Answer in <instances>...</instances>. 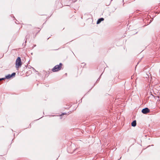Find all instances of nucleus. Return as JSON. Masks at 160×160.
Listing matches in <instances>:
<instances>
[{
	"label": "nucleus",
	"instance_id": "obj_1",
	"mask_svg": "<svg viewBox=\"0 0 160 160\" xmlns=\"http://www.w3.org/2000/svg\"><path fill=\"white\" fill-rule=\"evenodd\" d=\"M22 62H21V59L19 57H18L16 59V68L18 70L19 68H20L22 65Z\"/></svg>",
	"mask_w": 160,
	"mask_h": 160
},
{
	"label": "nucleus",
	"instance_id": "obj_2",
	"mask_svg": "<svg viewBox=\"0 0 160 160\" xmlns=\"http://www.w3.org/2000/svg\"><path fill=\"white\" fill-rule=\"evenodd\" d=\"M62 67V63H60L59 65H56L52 69V71L53 72H55L61 70Z\"/></svg>",
	"mask_w": 160,
	"mask_h": 160
},
{
	"label": "nucleus",
	"instance_id": "obj_3",
	"mask_svg": "<svg viewBox=\"0 0 160 160\" xmlns=\"http://www.w3.org/2000/svg\"><path fill=\"white\" fill-rule=\"evenodd\" d=\"M149 110L148 108H146L142 110V112L144 114H146L149 112Z\"/></svg>",
	"mask_w": 160,
	"mask_h": 160
},
{
	"label": "nucleus",
	"instance_id": "obj_4",
	"mask_svg": "<svg viewBox=\"0 0 160 160\" xmlns=\"http://www.w3.org/2000/svg\"><path fill=\"white\" fill-rule=\"evenodd\" d=\"M15 72H13L11 75L9 74V75L6 76V78L7 79L10 78L12 77L15 76Z\"/></svg>",
	"mask_w": 160,
	"mask_h": 160
},
{
	"label": "nucleus",
	"instance_id": "obj_5",
	"mask_svg": "<svg viewBox=\"0 0 160 160\" xmlns=\"http://www.w3.org/2000/svg\"><path fill=\"white\" fill-rule=\"evenodd\" d=\"M104 20V19L103 18H101L99 19H98V21H97V24H99L100 23V22L102 21H103Z\"/></svg>",
	"mask_w": 160,
	"mask_h": 160
},
{
	"label": "nucleus",
	"instance_id": "obj_6",
	"mask_svg": "<svg viewBox=\"0 0 160 160\" xmlns=\"http://www.w3.org/2000/svg\"><path fill=\"white\" fill-rule=\"evenodd\" d=\"M132 126L133 127H135L136 125V122L135 120L134 121L131 123Z\"/></svg>",
	"mask_w": 160,
	"mask_h": 160
},
{
	"label": "nucleus",
	"instance_id": "obj_7",
	"mask_svg": "<svg viewBox=\"0 0 160 160\" xmlns=\"http://www.w3.org/2000/svg\"><path fill=\"white\" fill-rule=\"evenodd\" d=\"M37 31V32H36V33H38V32H39V30L38 29V30L37 31Z\"/></svg>",
	"mask_w": 160,
	"mask_h": 160
},
{
	"label": "nucleus",
	"instance_id": "obj_8",
	"mask_svg": "<svg viewBox=\"0 0 160 160\" xmlns=\"http://www.w3.org/2000/svg\"><path fill=\"white\" fill-rule=\"evenodd\" d=\"M0 79H1V80H4V78H2Z\"/></svg>",
	"mask_w": 160,
	"mask_h": 160
},
{
	"label": "nucleus",
	"instance_id": "obj_9",
	"mask_svg": "<svg viewBox=\"0 0 160 160\" xmlns=\"http://www.w3.org/2000/svg\"><path fill=\"white\" fill-rule=\"evenodd\" d=\"M159 98H160V95L159 96Z\"/></svg>",
	"mask_w": 160,
	"mask_h": 160
},
{
	"label": "nucleus",
	"instance_id": "obj_10",
	"mask_svg": "<svg viewBox=\"0 0 160 160\" xmlns=\"http://www.w3.org/2000/svg\"><path fill=\"white\" fill-rule=\"evenodd\" d=\"M0 81H1V79H0Z\"/></svg>",
	"mask_w": 160,
	"mask_h": 160
}]
</instances>
